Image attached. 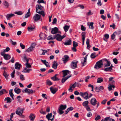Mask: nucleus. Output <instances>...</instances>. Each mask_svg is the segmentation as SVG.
<instances>
[{"mask_svg":"<svg viewBox=\"0 0 121 121\" xmlns=\"http://www.w3.org/2000/svg\"><path fill=\"white\" fill-rule=\"evenodd\" d=\"M36 12L39 14L42 15L43 17L45 16L44 10V8L40 4H37L36 6Z\"/></svg>","mask_w":121,"mask_h":121,"instance_id":"1","label":"nucleus"},{"mask_svg":"<svg viewBox=\"0 0 121 121\" xmlns=\"http://www.w3.org/2000/svg\"><path fill=\"white\" fill-rule=\"evenodd\" d=\"M67 106L66 105H61L58 108L57 110V112L60 114H62L64 113L63 110H64L66 108Z\"/></svg>","mask_w":121,"mask_h":121,"instance_id":"2","label":"nucleus"},{"mask_svg":"<svg viewBox=\"0 0 121 121\" xmlns=\"http://www.w3.org/2000/svg\"><path fill=\"white\" fill-rule=\"evenodd\" d=\"M103 63L102 60H100L97 62L94 68L96 69H98L102 67Z\"/></svg>","mask_w":121,"mask_h":121,"instance_id":"3","label":"nucleus"},{"mask_svg":"<svg viewBox=\"0 0 121 121\" xmlns=\"http://www.w3.org/2000/svg\"><path fill=\"white\" fill-rule=\"evenodd\" d=\"M66 36V35L64 34L62 36H61L60 35L57 34L55 35V39L58 41H60Z\"/></svg>","mask_w":121,"mask_h":121,"instance_id":"4","label":"nucleus"},{"mask_svg":"<svg viewBox=\"0 0 121 121\" xmlns=\"http://www.w3.org/2000/svg\"><path fill=\"white\" fill-rule=\"evenodd\" d=\"M22 92L23 93H26L29 94H33V93H35V91L32 90L31 89H29L27 88H26L24 90H22Z\"/></svg>","mask_w":121,"mask_h":121,"instance_id":"5","label":"nucleus"},{"mask_svg":"<svg viewBox=\"0 0 121 121\" xmlns=\"http://www.w3.org/2000/svg\"><path fill=\"white\" fill-rule=\"evenodd\" d=\"M41 15H39L38 14H36L33 17V18L34 21L35 22H37L39 20L41 17Z\"/></svg>","mask_w":121,"mask_h":121,"instance_id":"6","label":"nucleus"},{"mask_svg":"<svg viewBox=\"0 0 121 121\" xmlns=\"http://www.w3.org/2000/svg\"><path fill=\"white\" fill-rule=\"evenodd\" d=\"M24 110V109L23 108H18L16 110L15 112L16 114L19 116H21Z\"/></svg>","mask_w":121,"mask_h":121,"instance_id":"7","label":"nucleus"},{"mask_svg":"<svg viewBox=\"0 0 121 121\" xmlns=\"http://www.w3.org/2000/svg\"><path fill=\"white\" fill-rule=\"evenodd\" d=\"M110 84L109 85V86L108 87V90L109 91H111L112 90V87L113 88H115V86L114 85L115 83L114 81L112 80Z\"/></svg>","mask_w":121,"mask_h":121,"instance_id":"8","label":"nucleus"},{"mask_svg":"<svg viewBox=\"0 0 121 121\" xmlns=\"http://www.w3.org/2000/svg\"><path fill=\"white\" fill-rule=\"evenodd\" d=\"M69 58V56L66 55H65L62 58V60L64 63H65L68 60Z\"/></svg>","mask_w":121,"mask_h":121,"instance_id":"9","label":"nucleus"},{"mask_svg":"<svg viewBox=\"0 0 121 121\" xmlns=\"http://www.w3.org/2000/svg\"><path fill=\"white\" fill-rule=\"evenodd\" d=\"M78 62V61H76L75 62L73 61L71 64V68L73 69L76 68L77 67V64Z\"/></svg>","mask_w":121,"mask_h":121,"instance_id":"10","label":"nucleus"},{"mask_svg":"<svg viewBox=\"0 0 121 121\" xmlns=\"http://www.w3.org/2000/svg\"><path fill=\"white\" fill-rule=\"evenodd\" d=\"M97 102L96 99L95 98H92L90 100L91 104L94 106H95Z\"/></svg>","mask_w":121,"mask_h":121,"instance_id":"11","label":"nucleus"},{"mask_svg":"<svg viewBox=\"0 0 121 121\" xmlns=\"http://www.w3.org/2000/svg\"><path fill=\"white\" fill-rule=\"evenodd\" d=\"M50 89L51 93L53 94H55L58 90V88H54L53 86L51 87Z\"/></svg>","mask_w":121,"mask_h":121,"instance_id":"12","label":"nucleus"},{"mask_svg":"<svg viewBox=\"0 0 121 121\" xmlns=\"http://www.w3.org/2000/svg\"><path fill=\"white\" fill-rule=\"evenodd\" d=\"M77 85V82H75L72 85V86H70V88L69 89V91L71 92H72L73 90L72 88L73 89H74L75 87Z\"/></svg>","mask_w":121,"mask_h":121,"instance_id":"13","label":"nucleus"},{"mask_svg":"<svg viewBox=\"0 0 121 121\" xmlns=\"http://www.w3.org/2000/svg\"><path fill=\"white\" fill-rule=\"evenodd\" d=\"M52 113H48V114L46 116V118L47 119L48 121L51 120V121H53L54 120L53 118H52V119L50 118L52 117Z\"/></svg>","mask_w":121,"mask_h":121,"instance_id":"14","label":"nucleus"},{"mask_svg":"<svg viewBox=\"0 0 121 121\" xmlns=\"http://www.w3.org/2000/svg\"><path fill=\"white\" fill-rule=\"evenodd\" d=\"M58 28L56 27H55L52 29L51 33L53 34H55L58 32Z\"/></svg>","mask_w":121,"mask_h":121,"instance_id":"15","label":"nucleus"},{"mask_svg":"<svg viewBox=\"0 0 121 121\" xmlns=\"http://www.w3.org/2000/svg\"><path fill=\"white\" fill-rule=\"evenodd\" d=\"M62 72L63 73V77H64L67 75L69 74L70 72L68 70H63Z\"/></svg>","mask_w":121,"mask_h":121,"instance_id":"16","label":"nucleus"},{"mask_svg":"<svg viewBox=\"0 0 121 121\" xmlns=\"http://www.w3.org/2000/svg\"><path fill=\"white\" fill-rule=\"evenodd\" d=\"M71 43V40L70 39L66 40L65 42L64 43V44L66 46L70 45Z\"/></svg>","mask_w":121,"mask_h":121,"instance_id":"17","label":"nucleus"},{"mask_svg":"<svg viewBox=\"0 0 121 121\" xmlns=\"http://www.w3.org/2000/svg\"><path fill=\"white\" fill-rule=\"evenodd\" d=\"M71 75L69 74L66 77H63L61 80V82L62 83H64L71 76Z\"/></svg>","mask_w":121,"mask_h":121,"instance_id":"18","label":"nucleus"},{"mask_svg":"<svg viewBox=\"0 0 121 121\" xmlns=\"http://www.w3.org/2000/svg\"><path fill=\"white\" fill-rule=\"evenodd\" d=\"M21 66L20 64H19L18 62H17L15 64V68L16 69L19 70Z\"/></svg>","mask_w":121,"mask_h":121,"instance_id":"19","label":"nucleus"},{"mask_svg":"<svg viewBox=\"0 0 121 121\" xmlns=\"http://www.w3.org/2000/svg\"><path fill=\"white\" fill-rule=\"evenodd\" d=\"M14 16L15 15L13 14L10 13L7 14L6 16V17L7 20H9L10 19V18Z\"/></svg>","mask_w":121,"mask_h":121,"instance_id":"20","label":"nucleus"},{"mask_svg":"<svg viewBox=\"0 0 121 121\" xmlns=\"http://www.w3.org/2000/svg\"><path fill=\"white\" fill-rule=\"evenodd\" d=\"M58 66V64L56 61H54L52 65V67L55 69H56Z\"/></svg>","mask_w":121,"mask_h":121,"instance_id":"21","label":"nucleus"},{"mask_svg":"<svg viewBox=\"0 0 121 121\" xmlns=\"http://www.w3.org/2000/svg\"><path fill=\"white\" fill-rule=\"evenodd\" d=\"M86 33L85 32H83L82 33V44L84 45L85 38L86 37L85 35Z\"/></svg>","mask_w":121,"mask_h":121,"instance_id":"22","label":"nucleus"},{"mask_svg":"<svg viewBox=\"0 0 121 121\" xmlns=\"http://www.w3.org/2000/svg\"><path fill=\"white\" fill-rule=\"evenodd\" d=\"M104 61L106 63L104 65L105 66V67H107L110 66V63L109 61H108L107 60L105 59L104 60Z\"/></svg>","mask_w":121,"mask_h":121,"instance_id":"23","label":"nucleus"},{"mask_svg":"<svg viewBox=\"0 0 121 121\" xmlns=\"http://www.w3.org/2000/svg\"><path fill=\"white\" fill-rule=\"evenodd\" d=\"M88 55L87 54L86 55L84 58V60L83 61V62L82 61H81V63L82 64V66H84L86 64V60H87V57L88 56Z\"/></svg>","mask_w":121,"mask_h":121,"instance_id":"24","label":"nucleus"},{"mask_svg":"<svg viewBox=\"0 0 121 121\" xmlns=\"http://www.w3.org/2000/svg\"><path fill=\"white\" fill-rule=\"evenodd\" d=\"M58 75V74H56L54 76L51 78V79L54 81H58L59 80V79L56 77V76Z\"/></svg>","mask_w":121,"mask_h":121,"instance_id":"25","label":"nucleus"},{"mask_svg":"<svg viewBox=\"0 0 121 121\" xmlns=\"http://www.w3.org/2000/svg\"><path fill=\"white\" fill-rule=\"evenodd\" d=\"M35 117V115L32 114H30L29 117L30 119L32 121H33L34 120Z\"/></svg>","mask_w":121,"mask_h":121,"instance_id":"26","label":"nucleus"},{"mask_svg":"<svg viewBox=\"0 0 121 121\" xmlns=\"http://www.w3.org/2000/svg\"><path fill=\"white\" fill-rule=\"evenodd\" d=\"M4 58L5 60H7L10 59L11 57L9 54H6L4 56Z\"/></svg>","mask_w":121,"mask_h":121,"instance_id":"27","label":"nucleus"},{"mask_svg":"<svg viewBox=\"0 0 121 121\" xmlns=\"http://www.w3.org/2000/svg\"><path fill=\"white\" fill-rule=\"evenodd\" d=\"M7 92L5 89H3L0 91V96L3 94L7 93Z\"/></svg>","mask_w":121,"mask_h":121,"instance_id":"28","label":"nucleus"},{"mask_svg":"<svg viewBox=\"0 0 121 121\" xmlns=\"http://www.w3.org/2000/svg\"><path fill=\"white\" fill-rule=\"evenodd\" d=\"M55 39V35L52 36V35H50L47 38V39L48 40H53Z\"/></svg>","mask_w":121,"mask_h":121,"instance_id":"29","label":"nucleus"},{"mask_svg":"<svg viewBox=\"0 0 121 121\" xmlns=\"http://www.w3.org/2000/svg\"><path fill=\"white\" fill-rule=\"evenodd\" d=\"M4 100L7 101L6 103H10L12 101V99L9 97H7L5 98Z\"/></svg>","mask_w":121,"mask_h":121,"instance_id":"30","label":"nucleus"},{"mask_svg":"<svg viewBox=\"0 0 121 121\" xmlns=\"http://www.w3.org/2000/svg\"><path fill=\"white\" fill-rule=\"evenodd\" d=\"M84 97H83L85 99H89L88 94L86 92H85L84 93Z\"/></svg>","mask_w":121,"mask_h":121,"instance_id":"31","label":"nucleus"},{"mask_svg":"<svg viewBox=\"0 0 121 121\" xmlns=\"http://www.w3.org/2000/svg\"><path fill=\"white\" fill-rule=\"evenodd\" d=\"M46 35L44 34L41 33L39 35V37L41 39H44L46 37Z\"/></svg>","mask_w":121,"mask_h":121,"instance_id":"32","label":"nucleus"},{"mask_svg":"<svg viewBox=\"0 0 121 121\" xmlns=\"http://www.w3.org/2000/svg\"><path fill=\"white\" fill-rule=\"evenodd\" d=\"M13 90V89H11L9 91V94L11 97L13 99V96L14 95L13 94L12 92Z\"/></svg>","mask_w":121,"mask_h":121,"instance_id":"33","label":"nucleus"},{"mask_svg":"<svg viewBox=\"0 0 121 121\" xmlns=\"http://www.w3.org/2000/svg\"><path fill=\"white\" fill-rule=\"evenodd\" d=\"M35 29V27H32V25H31L30 26H29L28 27V29L29 31H31L34 30Z\"/></svg>","mask_w":121,"mask_h":121,"instance_id":"34","label":"nucleus"},{"mask_svg":"<svg viewBox=\"0 0 121 121\" xmlns=\"http://www.w3.org/2000/svg\"><path fill=\"white\" fill-rule=\"evenodd\" d=\"M31 70H32V69H27V68H26L23 69L22 72L24 73H29L30 71Z\"/></svg>","mask_w":121,"mask_h":121,"instance_id":"35","label":"nucleus"},{"mask_svg":"<svg viewBox=\"0 0 121 121\" xmlns=\"http://www.w3.org/2000/svg\"><path fill=\"white\" fill-rule=\"evenodd\" d=\"M41 60V61L47 67H49L50 66L48 64V62H47L45 60Z\"/></svg>","mask_w":121,"mask_h":121,"instance_id":"36","label":"nucleus"},{"mask_svg":"<svg viewBox=\"0 0 121 121\" xmlns=\"http://www.w3.org/2000/svg\"><path fill=\"white\" fill-rule=\"evenodd\" d=\"M15 92L17 94H19L21 92L20 90L18 88H15L14 90Z\"/></svg>","mask_w":121,"mask_h":121,"instance_id":"37","label":"nucleus"},{"mask_svg":"<svg viewBox=\"0 0 121 121\" xmlns=\"http://www.w3.org/2000/svg\"><path fill=\"white\" fill-rule=\"evenodd\" d=\"M103 81V79L102 77L99 78H97V82L100 83Z\"/></svg>","mask_w":121,"mask_h":121,"instance_id":"38","label":"nucleus"},{"mask_svg":"<svg viewBox=\"0 0 121 121\" xmlns=\"http://www.w3.org/2000/svg\"><path fill=\"white\" fill-rule=\"evenodd\" d=\"M25 65L26 66L27 68H30L31 67V65L29 63L28 60H27V62H26V63L25 64Z\"/></svg>","mask_w":121,"mask_h":121,"instance_id":"39","label":"nucleus"},{"mask_svg":"<svg viewBox=\"0 0 121 121\" xmlns=\"http://www.w3.org/2000/svg\"><path fill=\"white\" fill-rule=\"evenodd\" d=\"M70 26H69L65 25L64 27V29L65 32H67Z\"/></svg>","mask_w":121,"mask_h":121,"instance_id":"40","label":"nucleus"},{"mask_svg":"<svg viewBox=\"0 0 121 121\" xmlns=\"http://www.w3.org/2000/svg\"><path fill=\"white\" fill-rule=\"evenodd\" d=\"M89 103L88 101L87 100L83 102L82 103L83 106L85 107L88 106V104Z\"/></svg>","mask_w":121,"mask_h":121,"instance_id":"41","label":"nucleus"},{"mask_svg":"<svg viewBox=\"0 0 121 121\" xmlns=\"http://www.w3.org/2000/svg\"><path fill=\"white\" fill-rule=\"evenodd\" d=\"M117 34V32H114L113 34L111 36V38L112 39H114L115 37V35Z\"/></svg>","mask_w":121,"mask_h":121,"instance_id":"42","label":"nucleus"},{"mask_svg":"<svg viewBox=\"0 0 121 121\" xmlns=\"http://www.w3.org/2000/svg\"><path fill=\"white\" fill-rule=\"evenodd\" d=\"M4 5L7 8H8L9 6V4L8 2L6 1H4Z\"/></svg>","mask_w":121,"mask_h":121,"instance_id":"43","label":"nucleus"},{"mask_svg":"<svg viewBox=\"0 0 121 121\" xmlns=\"http://www.w3.org/2000/svg\"><path fill=\"white\" fill-rule=\"evenodd\" d=\"M94 23L93 22H91L90 24L89 25V28L91 29H93L94 28V27L93 26V25Z\"/></svg>","mask_w":121,"mask_h":121,"instance_id":"44","label":"nucleus"},{"mask_svg":"<svg viewBox=\"0 0 121 121\" xmlns=\"http://www.w3.org/2000/svg\"><path fill=\"white\" fill-rule=\"evenodd\" d=\"M33 49L32 48L30 47L26 50L25 52H30L33 50Z\"/></svg>","mask_w":121,"mask_h":121,"instance_id":"45","label":"nucleus"},{"mask_svg":"<svg viewBox=\"0 0 121 121\" xmlns=\"http://www.w3.org/2000/svg\"><path fill=\"white\" fill-rule=\"evenodd\" d=\"M73 47H76L78 46V43L74 41H73Z\"/></svg>","mask_w":121,"mask_h":121,"instance_id":"46","label":"nucleus"},{"mask_svg":"<svg viewBox=\"0 0 121 121\" xmlns=\"http://www.w3.org/2000/svg\"><path fill=\"white\" fill-rule=\"evenodd\" d=\"M35 43H33L31 44L30 47L34 49V48H35Z\"/></svg>","mask_w":121,"mask_h":121,"instance_id":"47","label":"nucleus"},{"mask_svg":"<svg viewBox=\"0 0 121 121\" xmlns=\"http://www.w3.org/2000/svg\"><path fill=\"white\" fill-rule=\"evenodd\" d=\"M15 14H17L18 15H21L23 14V13L21 11L15 12Z\"/></svg>","mask_w":121,"mask_h":121,"instance_id":"48","label":"nucleus"},{"mask_svg":"<svg viewBox=\"0 0 121 121\" xmlns=\"http://www.w3.org/2000/svg\"><path fill=\"white\" fill-rule=\"evenodd\" d=\"M3 75L6 79H7L8 78V76L9 75H8L5 71H4V72L3 73Z\"/></svg>","mask_w":121,"mask_h":121,"instance_id":"49","label":"nucleus"},{"mask_svg":"<svg viewBox=\"0 0 121 121\" xmlns=\"http://www.w3.org/2000/svg\"><path fill=\"white\" fill-rule=\"evenodd\" d=\"M46 82L47 84L49 86H50L52 84V83L50 80H47Z\"/></svg>","mask_w":121,"mask_h":121,"instance_id":"50","label":"nucleus"},{"mask_svg":"<svg viewBox=\"0 0 121 121\" xmlns=\"http://www.w3.org/2000/svg\"><path fill=\"white\" fill-rule=\"evenodd\" d=\"M42 96L43 98L46 99H47L48 98V96L46 94H42Z\"/></svg>","mask_w":121,"mask_h":121,"instance_id":"51","label":"nucleus"},{"mask_svg":"<svg viewBox=\"0 0 121 121\" xmlns=\"http://www.w3.org/2000/svg\"><path fill=\"white\" fill-rule=\"evenodd\" d=\"M96 57L95 53H92L91 55V57L92 58H94Z\"/></svg>","mask_w":121,"mask_h":121,"instance_id":"52","label":"nucleus"},{"mask_svg":"<svg viewBox=\"0 0 121 121\" xmlns=\"http://www.w3.org/2000/svg\"><path fill=\"white\" fill-rule=\"evenodd\" d=\"M30 13L27 12L25 15V17L26 18L29 17L30 16Z\"/></svg>","mask_w":121,"mask_h":121,"instance_id":"53","label":"nucleus"},{"mask_svg":"<svg viewBox=\"0 0 121 121\" xmlns=\"http://www.w3.org/2000/svg\"><path fill=\"white\" fill-rule=\"evenodd\" d=\"M111 67H108L105 68L104 69V71H111Z\"/></svg>","mask_w":121,"mask_h":121,"instance_id":"54","label":"nucleus"},{"mask_svg":"<svg viewBox=\"0 0 121 121\" xmlns=\"http://www.w3.org/2000/svg\"><path fill=\"white\" fill-rule=\"evenodd\" d=\"M20 78L21 80L23 81L25 79V77H24V76L23 75L21 74L20 75Z\"/></svg>","mask_w":121,"mask_h":121,"instance_id":"55","label":"nucleus"},{"mask_svg":"<svg viewBox=\"0 0 121 121\" xmlns=\"http://www.w3.org/2000/svg\"><path fill=\"white\" fill-rule=\"evenodd\" d=\"M20 46L21 47L22 49H24L25 48V46L23 45L22 43H21L20 44Z\"/></svg>","mask_w":121,"mask_h":121,"instance_id":"56","label":"nucleus"},{"mask_svg":"<svg viewBox=\"0 0 121 121\" xmlns=\"http://www.w3.org/2000/svg\"><path fill=\"white\" fill-rule=\"evenodd\" d=\"M97 4L99 6H101L102 5V3L101 2V0H98V2L97 3Z\"/></svg>","mask_w":121,"mask_h":121,"instance_id":"57","label":"nucleus"},{"mask_svg":"<svg viewBox=\"0 0 121 121\" xmlns=\"http://www.w3.org/2000/svg\"><path fill=\"white\" fill-rule=\"evenodd\" d=\"M107 101V99H104V100L101 102V104H104L106 103Z\"/></svg>","mask_w":121,"mask_h":121,"instance_id":"58","label":"nucleus"},{"mask_svg":"<svg viewBox=\"0 0 121 121\" xmlns=\"http://www.w3.org/2000/svg\"><path fill=\"white\" fill-rule=\"evenodd\" d=\"M101 117L99 115H98L97 117L95 118V120L96 121H97L99 119L101 118Z\"/></svg>","mask_w":121,"mask_h":121,"instance_id":"59","label":"nucleus"},{"mask_svg":"<svg viewBox=\"0 0 121 121\" xmlns=\"http://www.w3.org/2000/svg\"><path fill=\"white\" fill-rule=\"evenodd\" d=\"M92 115V114L91 112H88L86 115L88 117H91Z\"/></svg>","mask_w":121,"mask_h":121,"instance_id":"60","label":"nucleus"},{"mask_svg":"<svg viewBox=\"0 0 121 121\" xmlns=\"http://www.w3.org/2000/svg\"><path fill=\"white\" fill-rule=\"evenodd\" d=\"M85 107L86 108V110H87V111H91V109L90 107H89V106L88 105V106H86Z\"/></svg>","mask_w":121,"mask_h":121,"instance_id":"61","label":"nucleus"},{"mask_svg":"<svg viewBox=\"0 0 121 121\" xmlns=\"http://www.w3.org/2000/svg\"><path fill=\"white\" fill-rule=\"evenodd\" d=\"M113 60L115 64H117V60L116 58H114L113 59Z\"/></svg>","mask_w":121,"mask_h":121,"instance_id":"62","label":"nucleus"},{"mask_svg":"<svg viewBox=\"0 0 121 121\" xmlns=\"http://www.w3.org/2000/svg\"><path fill=\"white\" fill-rule=\"evenodd\" d=\"M10 49L8 47H7L4 50V52H5L6 51L8 52L9 50Z\"/></svg>","mask_w":121,"mask_h":121,"instance_id":"63","label":"nucleus"},{"mask_svg":"<svg viewBox=\"0 0 121 121\" xmlns=\"http://www.w3.org/2000/svg\"><path fill=\"white\" fill-rule=\"evenodd\" d=\"M95 91L96 92H98L100 91L99 87H97L95 88Z\"/></svg>","mask_w":121,"mask_h":121,"instance_id":"64","label":"nucleus"}]
</instances>
